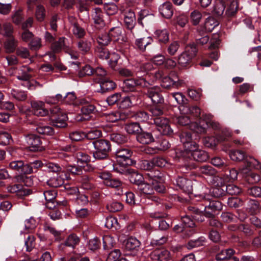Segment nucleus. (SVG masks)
<instances>
[{"label": "nucleus", "instance_id": "f257e3e1", "mask_svg": "<svg viewBox=\"0 0 261 261\" xmlns=\"http://www.w3.org/2000/svg\"><path fill=\"white\" fill-rule=\"evenodd\" d=\"M95 150L93 152V157L97 160H104L108 156L111 150L109 141L106 139H98L92 142Z\"/></svg>", "mask_w": 261, "mask_h": 261}, {"label": "nucleus", "instance_id": "f03ea898", "mask_svg": "<svg viewBox=\"0 0 261 261\" xmlns=\"http://www.w3.org/2000/svg\"><path fill=\"white\" fill-rule=\"evenodd\" d=\"M50 117L53 125L57 127H64L67 125L66 121L68 119L67 114L61 111L60 109L56 107L50 109Z\"/></svg>", "mask_w": 261, "mask_h": 261}, {"label": "nucleus", "instance_id": "7ed1b4c3", "mask_svg": "<svg viewBox=\"0 0 261 261\" xmlns=\"http://www.w3.org/2000/svg\"><path fill=\"white\" fill-rule=\"evenodd\" d=\"M133 154L132 150L128 148H120L116 152L117 163L122 165H132L135 163L131 159Z\"/></svg>", "mask_w": 261, "mask_h": 261}, {"label": "nucleus", "instance_id": "20e7f679", "mask_svg": "<svg viewBox=\"0 0 261 261\" xmlns=\"http://www.w3.org/2000/svg\"><path fill=\"white\" fill-rule=\"evenodd\" d=\"M152 121L162 134L169 135L172 133V130L169 124V120L167 118L163 117L151 118L149 122L152 123Z\"/></svg>", "mask_w": 261, "mask_h": 261}, {"label": "nucleus", "instance_id": "39448f33", "mask_svg": "<svg viewBox=\"0 0 261 261\" xmlns=\"http://www.w3.org/2000/svg\"><path fill=\"white\" fill-rule=\"evenodd\" d=\"M24 141L27 146L31 151L41 150L43 148L41 139L38 136L34 134L27 135L24 138Z\"/></svg>", "mask_w": 261, "mask_h": 261}, {"label": "nucleus", "instance_id": "423d86ee", "mask_svg": "<svg viewBox=\"0 0 261 261\" xmlns=\"http://www.w3.org/2000/svg\"><path fill=\"white\" fill-rule=\"evenodd\" d=\"M180 139L186 150H195L196 148H198L197 144L192 141L191 133H182L180 135Z\"/></svg>", "mask_w": 261, "mask_h": 261}, {"label": "nucleus", "instance_id": "0eeeda50", "mask_svg": "<svg viewBox=\"0 0 261 261\" xmlns=\"http://www.w3.org/2000/svg\"><path fill=\"white\" fill-rule=\"evenodd\" d=\"M125 26L129 30H132L136 25V19L135 12L130 9L123 11Z\"/></svg>", "mask_w": 261, "mask_h": 261}, {"label": "nucleus", "instance_id": "6e6552de", "mask_svg": "<svg viewBox=\"0 0 261 261\" xmlns=\"http://www.w3.org/2000/svg\"><path fill=\"white\" fill-rule=\"evenodd\" d=\"M31 105L35 115L42 117L48 114V111L45 108V103L43 101L32 100L31 102Z\"/></svg>", "mask_w": 261, "mask_h": 261}, {"label": "nucleus", "instance_id": "1a4fd4ad", "mask_svg": "<svg viewBox=\"0 0 261 261\" xmlns=\"http://www.w3.org/2000/svg\"><path fill=\"white\" fill-rule=\"evenodd\" d=\"M67 39L65 37H60L57 41L54 42L51 46V48L54 53H59L62 50L66 53H70V50L67 44Z\"/></svg>", "mask_w": 261, "mask_h": 261}, {"label": "nucleus", "instance_id": "9d476101", "mask_svg": "<svg viewBox=\"0 0 261 261\" xmlns=\"http://www.w3.org/2000/svg\"><path fill=\"white\" fill-rule=\"evenodd\" d=\"M179 110L182 114L189 115L194 117H198L200 115V109L196 106L187 104L179 106Z\"/></svg>", "mask_w": 261, "mask_h": 261}, {"label": "nucleus", "instance_id": "9b49d317", "mask_svg": "<svg viewBox=\"0 0 261 261\" xmlns=\"http://www.w3.org/2000/svg\"><path fill=\"white\" fill-rule=\"evenodd\" d=\"M159 88L153 87L149 88L146 92L147 96L155 104L163 103L164 101L163 97L159 92Z\"/></svg>", "mask_w": 261, "mask_h": 261}, {"label": "nucleus", "instance_id": "f8f14e48", "mask_svg": "<svg viewBox=\"0 0 261 261\" xmlns=\"http://www.w3.org/2000/svg\"><path fill=\"white\" fill-rule=\"evenodd\" d=\"M222 209V205L220 201L217 200L211 201L209 202L208 205L205 206V216L209 218L212 217L214 215V213Z\"/></svg>", "mask_w": 261, "mask_h": 261}, {"label": "nucleus", "instance_id": "ddd939ff", "mask_svg": "<svg viewBox=\"0 0 261 261\" xmlns=\"http://www.w3.org/2000/svg\"><path fill=\"white\" fill-rule=\"evenodd\" d=\"M92 19L96 27L99 29L102 28L105 25V13L101 9L96 8L92 14Z\"/></svg>", "mask_w": 261, "mask_h": 261}, {"label": "nucleus", "instance_id": "4468645a", "mask_svg": "<svg viewBox=\"0 0 261 261\" xmlns=\"http://www.w3.org/2000/svg\"><path fill=\"white\" fill-rule=\"evenodd\" d=\"M159 11L162 17L170 19L173 16L174 13L173 7L170 2L167 1L159 7Z\"/></svg>", "mask_w": 261, "mask_h": 261}, {"label": "nucleus", "instance_id": "2eb2a0df", "mask_svg": "<svg viewBox=\"0 0 261 261\" xmlns=\"http://www.w3.org/2000/svg\"><path fill=\"white\" fill-rule=\"evenodd\" d=\"M174 184L185 192L190 193L192 191V182L190 180L187 179L186 178L178 176L175 179Z\"/></svg>", "mask_w": 261, "mask_h": 261}, {"label": "nucleus", "instance_id": "dca6fc26", "mask_svg": "<svg viewBox=\"0 0 261 261\" xmlns=\"http://www.w3.org/2000/svg\"><path fill=\"white\" fill-rule=\"evenodd\" d=\"M7 191L10 193H17V195L23 196L31 194V190L29 189L23 188L19 184L9 185L7 187Z\"/></svg>", "mask_w": 261, "mask_h": 261}, {"label": "nucleus", "instance_id": "f3484780", "mask_svg": "<svg viewBox=\"0 0 261 261\" xmlns=\"http://www.w3.org/2000/svg\"><path fill=\"white\" fill-rule=\"evenodd\" d=\"M65 176V174L64 172L55 174L54 176L50 177L47 180V185L50 187L54 188L60 187L64 184Z\"/></svg>", "mask_w": 261, "mask_h": 261}, {"label": "nucleus", "instance_id": "a211bd4d", "mask_svg": "<svg viewBox=\"0 0 261 261\" xmlns=\"http://www.w3.org/2000/svg\"><path fill=\"white\" fill-rule=\"evenodd\" d=\"M96 83L100 84V90L102 93L114 89L116 86L115 82L108 78H106L102 81L97 80Z\"/></svg>", "mask_w": 261, "mask_h": 261}, {"label": "nucleus", "instance_id": "6ab92c4d", "mask_svg": "<svg viewBox=\"0 0 261 261\" xmlns=\"http://www.w3.org/2000/svg\"><path fill=\"white\" fill-rule=\"evenodd\" d=\"M109 36L114 41H118L120 40L122 42H126L127 39L122 35V29L120 27H113L111 28L108 33Z\"/></svg>", "mask_w": 261, "mask_h": 261}, {"label": "nucleus", "instance_id": "aec40b11", "mask_svg": "<svg viewBox=\"0 0 261 261\" xmlns=\"http://www.w3.org/2000/svg\"><path fill=\"white\" fill-rule=\"evenodd\" d=\"M151 256L153 259L159 261H167L170 258V252L165 249L155 250Z\"/></svg>", "mask_w": 261, "mask_h": 261}, {"label": "nucleus", "instance_id": "412c9836", "mask_svg": "<svg viewBox=\"0 0 261 261\" xmlns=\"http://www.w3.org/2000/svg\"><path fill=\"white\" fill-rule=\"evenodd\" d=\"M153 40L150 37H143L141 38L136 39L135 44L137 48L142 51H144L146 48L149 46Z\"/></svg>", "mask_w": 261, "mask_h": 261}, {"label": "nucleus", "instance_id": "4be33fe9", "mask_svg": "<svg viewBox=\"0 0 261 261\" xmlns=\"http://www.w3.org/2000/svg\"><path fill=\"white\" fill-rule=\"evenodd\" d=\"M137 140L141 144H147L154 141V138L150 133L142 132L136 136Z\"/></svg>", "mask_w": 261, "mask_h": 261}, {"label": "nucleus", "instance_id": "5701e85b", "mask_svg": "<svg viewBox=\"0 0 261 261\" xmlns=\"http://www.w3.org/2000/svg\"><path fill=\"white\" fill-rule=\"evenodd\" d=\"M188 151L192 152L191 155L194 160L196 161L205 162L208 159V155L205 151L197 150V148H196L195 150H189Z\"/></svg>", "mask_w": 261, "mask_h": 261}, {"label": "nucleus", "instance_id": "b1692460", "mask_svg": "<svg viewBox=\"0 0 261 261\" xmlns=\"http://www.w3.org/2000/svg\"><path fill=\"white\" fill-rule=\"evenodd\" d=\"M140 244V242L136 238L130 237L125 242V248L128 251L138 250Z\"/></svg>", "mask_w": 261, "mask_h": 261}, {"label": "nucleus", "instance_id": "393cba45", "mask_svg": "<svg viewBox=\"0 0 261 261\" xmlns=\"http://www.w3.org/2000/svg\"><path fill=\"white\" fill-rule=\"evenodd\" d=\"M192 59L189 54L183 51L178 57L177 64L181 67H187L190 65Z\"/></svg>", "mask_w": 261, "mask_h": 261}, {"label": "nucleus", "instance_id": "a878e982", "mask_svg": "<svg viewBox=\"0 0 261 261\" xmlns=\"http://www.w3.org/2000/svg\"><path fill=\"white\" fill-rule=\"evenodd\" d=\"M225 9V3L223 0H216L212 11L213 13L217 16H221Z\"/></svg>", "mask_w": 261, "mask_h": 261}, {"label": "nucleus", "instance_id": "bb28decb", "mask_svg": "<svg viewBox=\"0 0 261 261\" xmlns=\"http://www.w3.org/2000/svg\"><path fill=\"white\" fill-rule=\"evenodd\" d=\"M80 242V238L74 233L69 234L66 238L64 244L65 246L74 248Z\"/></svg>", "mask_w": 261, "mask_h": 261}, {"label": "nucleus", "instance_id": "cd10ccee", "mask_svg": "<svg viewBox=\"0 0 261 261\" xmlns=\"http://www.w3.org/2000/svg\"><path fill=\"white\" fill-rule=\"evenodd\" d=\"M17 41L13 37L7 39L4 44L6 52L7 53H13L17 46Z\"/></svg>", "mask_w": 261, "mask_h": 261}, {"label": "nucleus", "instance_id": "c85d7f7f", "mask_svg": "<svg viewBox=\"0 0 261 261\" xmlns=\"http://www.w3.org/2000/svg\"><path fill=\"white\" fill-rule=\"evenodd\" d=\"M234 251L232 249H226L221 250L216 255V259L218 261L227 260L234 254Z\"/></svg>", "mask_w": 261, "mask_h": 261}, {"label": "nucleus", "instance_id": "c756f323", "mask_svg": "<svg viewBox=\"0 0 261 261\" xmlns=\"http://www.w3.org/2000/svg\"><path fill=\"white\" fill-rule=\"evenodd\" d=\"M130 165H122L117 163L114 166L113 170L115 172L123 175H129L133 173V169L130 168L129 166Z\"/></svg>", "mask_w": 261, "mask_h": 261}, {"label": "nucleus", "instance_id": "7c9ffc66", "mask_svg": "<svg viewBox=\"0 0 261 261\" xmlns=\"http://www.w3.org/2000/svg\"><path fill=\"white\" fill-rule=\"evenodd\" d=\"M77 46L82 54H85L90 51L91 47V42L86 40H80L77 42Z\"/></svg>", "mask_w": 261, "mask_h": 261}, {"label": "nucleus", "instance_id": "2f4dec72", "mask_svg": "<svg viewBox=\"0 0 261 261\" xmlns=\"http://www.w3.org/2000/svg\"><path fill=\"white\" fill-rule=\"evenodd\" d=\"M36 130L40 134L51 136L55 133L54 129L49 126L44 125L40 123L36 128Z\"/></svg>", "mask_w": 261, "mask_h": 261}, {"label": "nucleus", "instance_id": "473e14b6", "mask_svg": "<svg viewBox=\"0 0 261 261\" xmlns=\"http://www.w3.org/2000/svg\"><path fill=\"white\" fill-rule=\"evenodd\" d=\"M203 119L205 120L206 124L208 127H211L215 130H220L221 128L220 124L216 121L212 120L213 116L211 114H205L203 115Z\"/></svg>", "mask_w": 261, "mask_h": 261}, {"label": "nucleus", "instance_id": "72a5a7b5", "mask_svg": "<svg viewBox=\"0 0 261 261\" xmlns=\"http://www.w3.org/2000/svg\"><path fill=\"white\" fill-rule=\"evenodd\" d=\"M219 139L215 137H206L203 138V145L208 148H214L218 144Z\"/></svg>", "mask_w": 261, "mask_h": 261}, {"label": "nucleus", "instance_id": "f704fd0d", "mask_svg": "<svg viewBox=\"0 0 261 261\" xmlns=\"http://www.w3.org/2000/svg\"><path fill=\"white\" fill-rule=\"evenodd\" d=\"M138 190L142 193L150 195L153 193V185L144 182V181L138 187Z\"/></svg>", "mask_w": 261, "mask_h": 261}, {"label": "nucleus", "instance_id": "c9c22d12", "mask_svg": "<svg viewBox=\"0 0 261 261\" xmlns=\"http://www.w3.org/2000/svg\"><path fill=\"white\" fill-rule=\"evenodd\" d=\"M219 24L218 21L213 17H207L204 22V28L207 32H211Z\"/></svg>", "mask_w": 261, "mask_h": 261}, {"label": "nucleus", "instance_id": "e433bc0d", "mask_svg": "<svg viewBox=\"0 0 261 261\" xmlns=\"http://www.w3.org/2000/svg\"><path fill=\"white\" fill-rule=\"evenodd\" d=\"M107 75V71L102 67H97L95 70H93V75L96 76L93 78V80L95 83H96L97 80L102 81L106 79L105 76Z\"/></svg>", "mask_w": 261, "mask_h": 261}, {"label": "nucleus", "instance_id": "4c0bfd02", "mask_svg": "<svg viewBox=\"0 0 261 261\" xmlns=\"http://www.w3.org/2000/svg\"><path fill=\"white\" fill-rule=\"evenodd\" d=\"M125 130L129 134H138L141 130V127L138 123L133 122L126 124L125 125Z\"/></svg>", "mask_w": 261, "mask_h": 261}, {"label": "nucleus", "instance_id": "58836bf2", "mask_svg": "<svg viewBox=\"0 0 261 261\" xmlns=\"http://www.w3.org/2000/svg\"><path fill=\"white\" fill-rule=\"evenodd\" d=\"M81 184V187L85 190H90L92 188L90 179L87 175H82L78 179Z\"/></svg>", "mask_w": 261, "mask_h": 261}, {"label": "nucleus", "instance_id": "ea45409f", "mask_svg": "<svg viewBox=\"0 0 261 261\" xmlns=\"http://www.w3.org/2000/svg\"><path fill=\"white\" fill-rule=\"evenodd\" d=\"M135 97L134 96H125L120 101L119 107L122 109H127L133 105Z\"/></svg>", "mask_w": 261, "mask_h": 261}, {"label": "nucleus", "instance_id": "a19ab883", "mask_svg": "<svg viewBox=\"0 0 261 261\" xmlns=\"http://www.w3.org/2000/svg\"><path fill=\"white\" fill-rule=\"evenodd\" d=\"M72 31L74 36L79 38L83 37L86 34L85 30L76 22L72 24Z\"/></svg>", "mask_w": 261, "mask_h": 261}, {"label": "nucleus", "instance_id": "79ce46f5", "mask_svg": "<svg viewBox=\"0 0 261 261\" xmlns=\"http://www.w3.org/2000/svg\"><path fill=\"white\" fill-rule=\"evenodd\" d=\"M135 79H127L124 81L123 89L124 92H132L136 89Z\"/></svg>", "mask_w": 261, "mask_h": 261}, {"label": "nucleus", "instance_id": "37998d69", "mask_svg": "<svg viewBox=\"0 0 261 261\" xmlns=\"http://www.w3.org/2000/svg\"><path fill=\"white\" fill-rule=\"evenodd\" d=\"M202 18L201 12L197 10H194L190 14V20L192 23L196 25L198 24Z\"/></svg>", "mask_w": 261, "mask_h": 261}, {"label": "nucleus", "instance_id": "c03bdc74", "mask_svg": "<svg viewBox=\"0 0 261 261\" xmlns=\"http://www.w3.org/2000/svg\"><path fill=\"white\" fill-rule=\"evenodd\" d=\"M110 139L111 141L118 144L124 143L127 140V138L125 136L118 133H112L110 134Z\"/></svg>", "mask_w": 261, "mask_h": 261}, {"label": "nucleus", "instance_id": "a18cd8bd", "mask_svg": "<svg viewBox=\"0 0 261 261\" xmlns=\"http://www.w3.org/2000/svg\"><path fill=\"white\" fill-rule=\"evenodd\" d=\"M227 205L231 208H237L243 205V201L236 197H229L227 199Z\"/></svg>", "mask_w": 261, "mask_h": 261}, {"label": "nucleus", "instance_id": "49530a36", "mask_svg": "<svg viewBox=\"0 0 261 261\" xmlns=\"http://www.w3.org/2000/svg\"><path fill=\"white\" fill-rule=\"evenodd\" d=\"M171 96L174 98L176 102L180 105V106L185 105L188 101V100L185 95L180 92L172 93L171 94Z\"/></svg>", "mask_w": 261, "mask_h": 261}, {"label": "nucleus", "instance_id": "de8ad7c7", "mask_svg": "<svg viewBox=\"0 0 261 261\" xmlns=\"http://www.w3.org/2000/svg\"><path fill=\"white\" fill-rule=\"evenodd\" d=\"M85 138L89 140H95L102 136L101 130L96 128L92 129L87 133H85Z\"/></svg>", "mask_w": 261, "mask_h": 261}, {"label": "nucleus", "instance_id": "09e8293b", "mask_svg": "<svg viewBox=\"0 0 261 261\" xmlns=\"http://www.w3.org/2000/svg\"><path fill=\"white\" fill-rule=\"evenodd\" d=\"M130 175L129 180L131 182L138 186L143 181V177L142 175L134 171L133 169V173L129 174Z\"/></svg>", "mask_w": 261, "mask_h": 261}, {"label": "nucleus", "instance_id": "8fccbe9b", "mask_svg": "<svg viewBox=\"0 0 261 261\" xmlns=\"http://www.w3.org/2000/svg\"><path fill=\"white\" fill-rule=\"evenodd\" d=\"M111 41V38L108 33L102 34L99 35L97 38V42L99 45L101 46H107Z\"/></svg>", "mask_w": 261, "mask_h": 261}, {"label": "nucleus", "instance_id": "3c124183", "mask_svg": "<svg viewBox=\"0 0 261 261\" xmlns=\"http://www.w3.org/2000/svg\"><path fill=\"white\" fill-rule=\"evenodd\" d=\"M231 159L235 161H241L245 158V153L241 150L231 151L229 153Z\"/></svg>", "mask_w": 261, "mask_h": 261}, {"label": "nucleus", "instance_id": "603ef678", "mask_svg": "<svg viewBox=\"0 0 261 261\" xmlns=\"http://www.w3.org/2000/svg\"><path fill=\"white\" fill-rule=\"evenodd\" d=\"M35 16L37 20L39 21H42L44 19L45 16V9L42 5H37Z\"/></svg>", "mask_w": 261, "mask_h": 261}, {"label": "nucleus", "instance_id": "864d4df0", "mask_svg": "<svg viewBox=\"0 0 261 261\" xmlns=\"http://www.w3.org/2000/svg\"><path fill=\"white\" fill-rule=\"evenodd\" d=\"M44 166L47 168V170L49 172H53L55 174H58L62 173V168L59 164L54 163H46Z\"/></svg>", "mask_w": 261, "mask_h": 261}, {"label": "nucleus", "instance_id": "5fc2aeb1", "mask_svg": "<svg viewBox=\"0 0 261 261\" xmlns=\"http://www.w3.org/2000/svg\"><path fill=\"white\" fill-rule=\"evenodd\" d=\"M199 172L203 174L212 176L216 174L215 170L210 165H204L199 168Z\"/></svg>", "mask_w": 261, "mask_h": 261}, {"label": "nucleus", "instance_id": "6e6d98bb", "mask_svg": "<svg viewBox=\"0 0 261 261\" xmlns=\"http://www.w3.org/2000/svg\"><path fill=\"white\" fill-rule=\"evenodd\" d=\"M159 41L163 43H167L169 40V35L165 30H158L155 32Z\"/></svg>", "mask_w": 261, "mask_h": 261}, {"label": "nucleus", "instance_id": "4d7b16f0", "mask_svg": "<svg viewBox=\"0 0 261 261\" xmlns=\"http://www.w3.org/2000/svg\"><path fill=\"white\" fill-rule=\"evenodd\" d=\"M105 185L112 188L119 190L121 188L122 184V182L118 179L111 178L110 180L105 182Z\"/></svg>", "mask_w": 261, "mask_h": 261}, {"label": "nucleus", "instance_id": "13d9d810", "mask_svg": "<svg viewBox=\"0 0 261 261\" xmlns=\"http://www.w3.org/2000/svg\"><path fill=\"white\" fill-rule=\"evenodd\" d=\"M95 53L97 57L102 60L108 59L109 57V50L102 47H97L95 49Z\"/></svg>", "mask_w": 261, "mask_h": 261}, {"label": "nucleus", "instance_id": "bf43d9fd", "mask_svg": "<svg viewBox=\"0 0 261 261\" xmlns=\"http://www.w3.org/2000/svg\"><path fill=\"white\" fill-rule=\"evenodd\" d=\"M25 246L26 251L30 252L32 251L35 246V238L33 235L28 234L25 240Z\"/></svg>", "mask_w": 261, "mask_h": 261}, {"label": "nucleus", "instance_id": "052dcab7", "mask_svg": "<svg viewBox=\"0 0 261 261\" xmlns=\"http://www.w3.org/2000/svg\"><path fill=\"white\" fill-rule=\"evenodd\" d=\"M12 96L17 100H24L27 98V94L24 91L16 89H12L11 92Z\"/></svg>", "mask_w": 261, "mask_h": 261}, {"label": "nucleus", "instance_id": "680f3d73", "mask_svg": "<svg viewBox=\"0 0 261 261\" xmlns=\"http://www.w3.org/2000/svg\"><path fill=\"white\" fill-rule=\"evenodd\" d=\"M204 238H199L195 240L190 241L187 244V247L188 249H192L200 247L204 245Z\"/></svg>", "mask_w": 261, "mask_h": 261}, {"label": "nucleus", "instance_id": "e2e57ef3", "mask_svg": "<svg viewBox=\"0 0 261 261\" xmlns=\"http://www.w3.org/2000/svg\"><path fill=\"white\" fill-rule=\"evenodd\" d=\"M105 226L108 228H114L117 229L118 226L117 219L112 216H110L106 219Z\"/></svg>", "mask_w": 261, "mask_h": 261}, {"label": "nucleus", "instance_id": "0e129e2a", "mask_svg": "<svg viewBox=\"0 0 261 261\" xmlns=\"http://www.w3.org/2000/svg\"><path fill=\"white\" fill-rule=\"evenodd\" d=\"M85 132L82 131H74L69 134L70 139L74 141H80L85 138Z\"/></svg>", "mask_w": 261, "mask_h": 261}, {"label": "nucleus", "instance_id": "69168bd1", "mask_svg": "<svg viewBox=\"0 0 261 261\" xmlns=\"http://www.w3.org/2000/svg\"><path fill=\"white\" fill-rule=\"evenodd\" d=\"M121 99V95L119 93H116L108 96L107 98V101L109 105L112 106L118 102Z\"/></svg>", "mask_w": 261, "mask_h": 261}, {"label": "nucleus", "instance_id": "338daca9", "mask_svg": "<svg viewBox=\"0 0 261 261\" xmlns=\"http://www.w3.org/2000/svg\"><path fill=\"white\" fill-rule=\"evenodd\" d=\"M225 185L221 184L218 185L216 187H214L212 190V194L214 196L216 197H219L224 195L225 193Z\"/></svg>", "mask_w": 261, "mask_h": 261}, {"label": "nucleus", "instance_id": "774afa93", "mask_svg": "<svg viewBox=\"0 0 261 261\" xmlns=\"http://www.w3.org/2000/svg\"><path fill=\"white\" fill-rule=\"evenodd\" d=\"M134 116L136 120L141 122H148L149 120L148 114L145 111L138 112Z\"/></svg>", "mask_w": 261, "mask_h": 261}]
</instances>
